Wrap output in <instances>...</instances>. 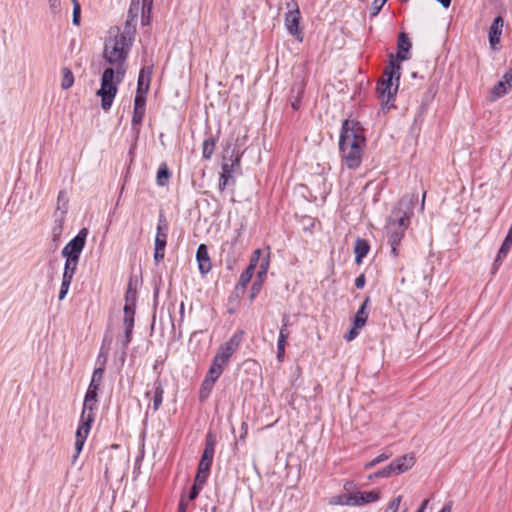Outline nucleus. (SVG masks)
Returning a JSON list of instances; mask_svg holds the SVG:
<instances>
[{
	"instance_id": "54",
	"label": "nucleus",
	"mask_w": 512,
	"mask_h": 512,
	"mask_svg": "<svg viewBox=\"0 0 512 512\" xmlns=\"http://www.w3.org/2000/svg\"><path fill=\"white\" fill-rule=\"evenodd\" d=\"M415 199V195H411V196H404L401 201H400V205L404 204L405 202H407L409 205H413V201Z\"/></svg>"
},
{
	"instance_id": "32",
	"label": "nucleus",
	"mask_w": 512,
	"mask_h": 512,
	"mask_svg": "<svg viewBox=\"0 0 512 512\" xmlns=\"http://www.w3.org/2000/svg\"><path fill=\"white\" fill-rule=\"evenodd\" d=\"M104 375V367H98L93 371L89 386L99 389Z\"/></svg>"
},
{
	"instance_id": "27",
	"label": "nucleus",
	"mask_w": 512,
	"mask_h": 512,
	"mask_svg": "<svg viewBox=\"0 0 512 512\" xmlns=\"http://www.w3.org/2000/svg\"><path fill=\"white\" fill-rule=\"evenodd\" d=\"M410 214H411V212L410 213L404 212L402 215L397 216V214L394 212L393 216L390 218L389 223L398 228L401 227L402 230H406V228L409 224Z\"/></svg>"
},
{
	"instance_id": "31",
	"label": "nucleus",
	"mask_w": 512,
	"mask_h": 512,
	"mask_svg": "<svg viewBox=\"0 0 512 512\" xmlns=\"http://www.w3.org/2000/svg\"><path fill=\"white\" fill-rule=\"evenodd\" d=\"M61 74H62V79H61L62 89L66 90V89H69L70 87H72V85L74 84V76H73L72 71L69 68L64 67L61 70Z\"/></svg>"
},
{
	"instance_id": "38",
	"label": "nucleus",
	"mask_w": 512,
	"mask_h": 512,
	"mask_svg": "<svg viewBox=\"0 0 512 512\" xmlns=\"http://www.w3.org/2000/svg\"><path fill=\"white\" fill-rule=\"evenodd\" d=\"M151 73V67H143L139 73L138 83H150Z\"/></svg>"
},
{
	"instance_id": "25",
	"label": "nucleus",
	"mask_w": 512,
	"mask_h": 512,
	"mask_svg": "<svg viewBox=\"0 0 512 512\" xmlns=\"http://www.w3.org/2000/svg\"><path fill=\"white\" fill-rule=\"evenodd\" d=\"M254 273L253 265H249L245 271L240 275L239 282L236 286L237 293H243L247 284L251 281L252 275Z\"/></svg>"
},
{
	"instance_id": "58",
	"label": "nucleus",
	"mask_w": 512,
	"mask_h": 512,
	"mask_svg": "<svg viewBox=\"0 0 512 512\" xmlns=\"http://www.w3.org/2000/svg\"><path fill=\"white\" fill-rule=\"evenodd\" d=\"M259 290H260V284L254 283L253 286H252L253 293H252L251 297H254V294L256 292H258Z\"/></svg>"
},
{
	"instance_id": "46",
	"label": "nucleus",
	"mask_w": 512,
	"mask_h": 512,
	"mask_svg": "<svg viewBox=\"0 0 512 512\" xmlns=\"http://www.w3.org/2000/svg\"><path fill=\"white\" fill-rule=\"evenodd\" d=\"M502 79L507 84V88L512 89V66L509 70L503 75Z\"/></svg>"
},
{
	"instance_id": "40",
	"label": "nucleus",
	"mask_w": 512,
	"mask_h": 512,
	"mask_svg": "<svg viewBox=\"0 0 512 512\" xmlns=\"http://www.w3.org/2000/svg\"><path fill=\"white\" fill-rule=\"evenodd\" d=\"M386 2L387 0H374L371 5L370 16H377Z\"/></svg>"
},
{
	"instance_id": "41",
	"label": "nucleus",
	"mask_w": 512,
	"mask_h": 512,
	"mask_svg": "<svg viewBox=\"0 0 512 512\" xmlns=\"http://www.w3.org/2000/svg\"><path fill=\"white\" fill-rule=\"evenodd\" d=\"M288 320L284 319L283 325L279 332L278 343L286 344V340L289 337V331L287 330Z\"/></svg>"
},
{
	"instance_id": "42",
	"label": "nucleus",
	"mask_w": 512,
	"mask_h": 512,
	"mask_svg": "<svg viewBox=\"0 0 512 512\" xmlns=\"http://www.w3.org/2000/svg\"><path fill=\"white\" fill-rule=\"evenodd\" d=\"M72 3H73V20H72V22L74 25H79L81 6L77 0H72Z\"/></svg>"
},
{
	"instance_id": "18",
	"label": "nucleus",
	"mask_w": 512,
	"mask_h": 512,
	"mask_svg": "<svg viewBox=\"0 0 512 512\" xmlns=\"http://www.w3.org/2000/svg\"><path fill=\"white\" fill-rule=\"evenodd\" d=\"M411 42L408 38V36L405 34V33H400L399 36H398V44H397V47H398V52H397V60L399 61H405L408 59V53H409V50L411 49Z\"/></svg>"
},
{
	"instance_id": "3",
	"label": "nucleus",
	"mask_w": 512,
	"mask_h": 512,
	"mask_svg": "<svg viewBox=\"0 0 512 512\" xmlns=\"http://www.w3.org/2000/svg\"><path fill=\"white\" fill-rule=\"evenodd\" d=\"M97 388L88 386L84 403H83V409L80 417L79 426L76 431V440H75V454L73 456V462L76 461L79 454L81 453L83 446L85 444V441L90 433L91 424L93 423L95 419V413L94 411L97 408Z\"/></svg>"
},
{
	"instance_id": "7",
	"label": "nucleus",
	"mask_w": 512,
	"mask_h": 512,
	"mask_svg": "<svg viewBox=\"0 0 512 512\" xmlns=\"http://www.w3.org/2000/svg\"><path fill=\"white\" fill-rule=\"evenodd\" d=\"M88 230L82 228L78 234L71 239L62 249L61 254L64 258L74 259L79 261L80 255L84 249Z\"/></svg>"
},
{
	"instance_id": "23",
	"label": "nucleus",
	"mask_w": 512,
	"mask_h": 512,
	"mask_svg": "<svg viewBox=\"0 0 512 512\" xmlns=\"http://www.w3.org/2000/svg\"><path fill=\"white\" fill-rule=\"evenodd\" d=\"M512 246V227H510L499 251H498V254H497V257L495 259V263H494V266L496 267V265L501 262V260L503 258L506 257L508 251L510 250Z\"/></svg>"
},
{
	"instance_id": "49",
	"label": "nucleus",
	"mask_w": 512,
	"mask_h": 512,
	"mask_svg": "<svg viewBox=\"0 0 512 512\" xmlns=\"http://www.w3.org/2000/svg\"><path fill=\"white\" fill-rule=\"evenodd\" d=\"M153 5V0H142V14L145 12L150 13Z\"/></svg>"
},
{
	"instance_id": "62",
	"label": "nucleus",
	"mask_w": 512,
	"mask_h": 512,
	"mask_svg": "<svg viewBox=\"0 0 512 512\" xmlns=\"http://www.w3.org/2000/svg\"><path fill=\"white\" fill-rule=\"evenodd\" d=\"M425 197H426V192H424L423 196H422V202H421V209L422 210L424 209Z\"/></svg>"
},
{
	"instance_id": "36",
	"label": "nucleus",
	"mask_w": 512,
	"mask_h": 512,
	"mask_svg": "<svg viewBox=\"0 0 512 512\" xmlns=\"http://www.w3.org/2000/svg\"><path fill=\"white\" fill-rule=\"evenodd\" d=\"M215 142L213 138H209L203 143V157L209 159L214 151Z\"/></svg>"
},
{
	"instance_id": "9",
	"label": "nucleus",
	"mask_w": 512,
	"mask_h": 512,
	"mask_svg": "<svg viewBox=\"0 0 512 512\" xmlns=\"http://www.w3.org/2000/svg\"><path fill=\"white\" fill-rule=\"evenodd\" d=\"M213 455L214 443L212 441L211 436H209L202 458L198 466V472L196 474L198 482L202 481L204 478H207L210 466L212 464Z\"/></svg>"
},
{
	"instance_id": "61",
	"label": "nucleus",
	"mask_w": 512,
	"mask_h": 512,
	"mask_svg": "<svg viewBox=\"0 0 512 512\" xmlns=\"http://www.w3.org/2000/svg\"><path fill=\"white\" fill-rule=\"evenodd\" d=\"M299 107H300V104H299L298 100L295 101V102H292V108L293 109L297 110V109H299Z\"/></svg>"
},
{
	"instance_id": "53",
	"label": "nucleus",
	"mask_w": 512,
	"mask_h": 512,
	"mask_svg": "<svg viewBox=\"0 0 512 512\" xmlns=\"http://www.w3.org/2000/svg\"><path fill=\"white\" fill-rule=\"evenodd\" d=\"M285 344L277 343V358L281 359L284 356Z\"/></svg>"
},
{
	"instance_id": "60",
	"label": "nucleus",
	"mask_w": 512,
	"mask_h": 512,
	"mask_svg": "<svg viewBox=\"0 0 512 512\" xmlns=\"http://www.w3.org/2000/svg\"><path fill=\"white\" fill-rule=\"evenodd\" d=\"M428 503V500H424L421 504V506L418 508L417 512H424L426 505Z\"/></svg>"
},
{
	"instance_id": "8",
	"label": "nucleus",
	"mask_w": 512,
	"mask_h": 512,
	"mask_svg": "<svg viewBox=\"0 0 512 512\" xmlns=\"http://www.w3.org/2000/svg\"><path fill=\"white\" fill-rule=\"evenodd\" d=\"M287 8L285 26L291 35L296 36L301 41L302 37H298L301 34L299 31L300 12L298 5L294 0H291L287 3Z\"/></svg>"
},
{
	"instance_id": "19",
	"label": "nucleus",
	"mask_w": 512,
	"mask_h": 512,
	"mask_svg": "<svg viewBox=\"0 0 512 512\" xmlns=\"http://www.w3.org/2000/svg\"><path fill=\"white\" fill-rule=\"evenodd\" d=\"M370 250V245L367 240L362 238H357L354 243V253H355V262L356 264H361L363 258L368 254Z\"/></svg>"
},
{
	"instance_id": "33",
	"label": "nucleus",
	"mask_w": 512,
	"mask_h": 512,
	"mask_svg": "<svg viewBox=\"0 0 512 512\" xmlns=\"http://www.w3.org/2000/svg\"><path fill=\"white\" fill-rule=\"evenodd\" d=\"M170 177L169 170L165 164H162L157 172V184L159 186H164L168 182Z\"/></svg>"
},
{
	"instance_id": "14",
	"label": "nucleus",
	"mask_w": 512,
	"mask_h": 512,
	"mask_svg": "<svg viewBox=\"0 0 512 512\" xmlns=\"http://www.w3.org/2000/svg\"><path fill=\"white\" fill-rule=\"evenodd\" d=\"M68 203H69V197L66 191H60L57 197V206H56V221L59 222V225L61 226L65 215L67 213L68 209Z\"/></svg>"
},
{
	"instance_id": "50",
	"label": "nucleus",
	"mask_w": 512,
	"mask_h": 512,
	"mask_svg": "<svg viewBox=\"0 0 512 512\" xmlns=\"http://www.w3.org/2000/svg\"><path fill=\"white\" fill-rule=\"evenodd\" d=\"M261 254V250L260 249H256L253 253V256L251 257V260H250V264L249 265H253V269H255L258 261H259V256Z\"/></svg>"
},
{
	"instance_id": "37",
	"label": "nucleus",
	"mask_w": 512,
	"mask_h": 512,
	"mask_svg": "<svg viewBox=\"0 0 512 512\" xmlns=\"http://www.w3.org/2000/svg\"><path fill=\"white\" fill-rule=\"evenodd\" d=\"M390 454H386V453H382L380 455H378L376 458H374L373 460H371L370 462L366 463L364 465V469H371L372 467L376 466L377 464L379 463H382L384 461H386L387 459L390 458Z\"/></svg>"
},
{
	"instance_id": "51",
	"label": "nucleus",
	"mask_w": 512,
	"mask_h": 512,
	"mask_svg": "<svg viewBox=\"0 0 512 512\" xmlns=\"http://www.w3.org/2000/svg\"><path fill=\"white\" fill-rule=\"evenodd\" d=\"M365 282H366L365 275H364V274H361V275H359V276L355 279V286H356L358 289H362V288L365 286Z\"/></svg>"
},
{
	"instance_id": "10",
	"label": "nucleus",
	"mask_w": 512,
	"mask_h": 512,
	"mask_svg": "<svg viewBox=\"0 0 512 512\" xmlns=\"http://www.w3.org/2000/svg\"><path fill=\"white\" fill-rule=\"evenodd\" d=\"M380 499V491L356 492L345 497L346 506H361L367 503L376 502Z\"/></svg>"
},
{
	"instance_id": "34",
	"label": "nucleus",
	"mask_w": 512,
	"mask_h": 512,
	"mask_svg": "<svg viewBox=\"0 0 512 512\" xmlns=\"http://www.w3.org/2000/svg\"><path fill=\"white\" fill-rule=\"evenodd\" d=\"M150 83H138L137 91L134 100H141L142 102H146V94L149 90Z\"/></svg>"
},
{
	"instance_id": "11",
	"label": "nucleus",
	"mask_w": 512,
	"mask_h": 512,
	"mask_svg": "<svg viewBox=\"0 0 512 512\" xmlns=\"http://www.w3.org/2000/svg\"><path fill=\"white\" fill-rule=\"evenodd\" d=\"M242 156V151L239 148H234L230 155L231 165L230 167L226 163V186L230 185L231 182H234V175H240V158Z\"/></svg>"
},
{
	"instance_id": "5",
	"label": "nucleus",
	"mask_w": 512,
	"mask_h": 512,
	"mask_svg": "<svg viewBox=\"0 0 512 512\" xmlns=\"http://www.w3.org/2000/svg\"><path fill=\"white\" fill-rule=\"evenodd\" d=\"M124 76H120L113 67L104 69L101 77V86L97 95L101 98V107L107 111L111 108L114 98L118 91V85L122 82Z\"/></svg>"
},
{
	"instance_id": "35",
	"label": "nucleus",
	"mask_w": 512,
	"mask_h": 512,
	"mask_svg": "<svg viewBox=\"0 0 512 512\" xmlns=\"http://www.w3.org/2000/svg\"><path fill=\"white\" fill-rule=\"evenodd\" d=\"M395 474L394 468L392 463L384 467L383 469L375 472L374 474L369 476V479L373 478H379V477H390L391 475Z\"/></svg>"
},
{
	"instance_id": "4",
	"label": "nucleus",
	"mask_w": 512,
	"mask_h": 512,
	"mask_svg": "<svg viewBox=\"0 0 512 512\" xmlns=\"http://www.w3.org/2000/svg\"><path fill=\"white\" fill-rule=\"evenodd\" d=\"M400 64L394 59V55L390 54L389 65L384 70L383 78L377 85V93L382 99L383 107L389 109L390 101L395 99L399 87Z\"/></svg>"
},
{
	"instance_id": "26",
	"label": "nucleus",
	"mask_w": 512,
	"mask_h": 512,
	"mask_svg": "<svg viewBox=\"0 0 512 512\" xmlns=\"http://www.w3.org/2000/svg\"><path fill=\"white\" fill-rule=\"evenodd\" d=\"M243 331L235 333L226 343V362L228 361L231 354L237 349L239 343L242 340Z\"/></svg>"
},
{
	"instance_id": "16",
	"label": "nucleus",
	"mask_w": 512,
	"mask_h": 512,
	"mask_svg": "<svg viewBox=\"0 0 512 512\" xmlns=\"http://www.w3.org/2000/svg\"><path fill=\"white\" fill-rule=\"evenodd\" d=\"M503 24V18L498 16L493 20L489 28V42L492 48H495V46L500 42Z\"/></svg>"
},
{
	"instance_id": "39",
	"label": "nucleus",
	"mask_w": 512,
	"mask_h": 512,
	"mask_svg": "<svg viewBox=\"0 0 512 512\" xmlns=\"http://www.w3.org/2000/svg\"><path fill=\"white\" fill-rule=\"evenodd\" d=\"M207 478H204L202 481L198 482L197 480V476L195 477V482H194V485L190 491V494H189V499L190 500H194L198 494H199V491L201 490L203 484L205 483Z\"/></svg>"
},
{
	"instance_id": "13",
	"label": "nucleus",
	"mask_w": 512,
	"mask_h": 512,
	"mask_svg": "<svg viewBox=\"0 0 512 512\" xmlns=\"http://www.w3.org/2000/svg\"><path fill=\"white\" fill-rule=\"evenodd\" d=\"M196 260L198 262L199 271L207 274L211 270V261L208 256L207 247L204 244L199 245L196 252Z\"/></svg>"
},
{
	"instance_id": "63",
	"label": "nucleus",
	"mask_w": 512,
	"mask_h": 512,
	"mask_svg": "<svg viewBox=\"0 0 512 512\" xmlns=\"http://www.w3.org/2000/svg\"><path fill=\"white\" fill-rule=\"evenodd\" d=\"M185 511V508L183 506V504L180 505V508H179V512H184Z\"/></svg>"
},
{
	"instance_id": "56",
	"label": "nucleus",
	"mask_w": 512,
	"mask_h": 512,
	"mask_svg": "<svg viewBox=\"0 0 512 512\" xmlns=\"http://www.w3.org/2000/svg\"><path fill=\"white\" fill-rule=\"evenodd\" d=\"M451 510H452V503L449 502V503L445 504L439 512H451Z\"/></svg>"
},
{
	"instance_id": "48",
	"label": "nucleus",
	"mask_w": 512,
	"mask_h": 512,
	"mask_svg": "<svg viewBox=\"0 0 512 512\" xmlns=\"http://www.w3.org/2000/svg\"><path fill=\"white\" fill-rule=\"evenodd\" d=\"M164 255H165V249H162V248H155V251H154V259L155 261L158 263L160 261H162L164 259Z\"/></svg>"
},
{
	"instance_id": "45",
	"label": "nucleus",
	"mask_w": 512,
	"mask_h": 512,
	"mask_svg": "<svg viewBox=\"0 0 512 512\" xmlns=\"http://www.w3.org/2000/svg\"><path fill=\"white\" fill-rule=\"evenodd\" d=\"M268 266H269V258L266 257V258H264L261 261V264H260V267H259V271H258V276L259 277H262L263 275H266L267 270H268Z\"/></svg>"
},
{
	"instance_id": "24",
	"label": "nucleus",
	"mask_w": 512,
	"mask_h": 512,
	"mask_svg": "<svg viewBox=\"0 0 512 512\" xmlns=\"http://www.w3.org/2000/svg\"><path fill=\"white\" fill-rule=\"evenodd\" d=\"M368 303H369V297H367L363 301L361 307L359 308V310L357 311V313L354 317L353 324H354V326H356V328H362L363 326H365V324L367 322L368 314L365 310L367 308Z\"/></svg>"
},
{
	"instance_id": "17",
	"label": "nucleus",
	"mask_w": 512,
	"mask_h": 512,
	"mask_svg": "<svg viewBox=\"0 0 512 512\" xmlns=\"http://www.w3.org/2000/svg\"><path fill=\"white\" fill-rule=\"evenodd\" d=\"M168 225L163 215L159 216L157 224V233L155 237V248L165 249L167 242Z\"/></svg>"
},
{
	"instance_id": "52",
	"label": "nucleus",
	"mask_w": 512,
	"mask_h": 512,
	"mask_svg": "<svg viewBox=\"0 0 512 512\" xmlns=\"http://www.w3.org/2000/svg\"><path fill=\"white\" fill-rule=\"evenodd\" d=\"M49 6L53 12H57L61 5V0H48Z\"/></svg>"
},
{
	"instance_id": "57",
	"label": "nucleus",
	"mask_w": 512,
	"mask_h": 512,
	"mask_svg": "<svg viewBox=\"0 0 512 512\" xmlns=\"http://www.w3.org/2000/svg\"><path fill=\"white\" fill-rule=\"evenodd\" d=\"M437 2H439L443 8L447 9L449 8L450 4H451V0H436Z\"/></svg>"
},
{
	"instance_id": "29",
	"label": "nucleus",
	"mask_w": 512,
	"mask_h": 512,
	"mask_svg": "<svg viewBox=\"0 0 512 512\" xmlns=\"http://www.w3.org/2000/svg\"><path fill=\"white\" fill-rule=\"evenodd\" d=\"M65 259H66V261H65L64 272H63L62 278L72 280L73 276L76 272L79 261L74 260V259H68V258H65Z\"/></svg>"
},
{
	"instance_id": "20",
	"label": "nucleus",
	"mask_w": 512,
	"mask_h": 512,
	"mask_svg": "<svg viewBox=\"0 0 512 512\" xmlns=\"http://www.w3.org/2000/svg\"><path fill=\"white\" fill-rule=\"evenodd\" d=\"M135 305H136V291L131 287L127 289L125 296V306H124V316H134L135 315Z\"/></svg>"
},
{
	"instance_id": "44",
	"label": "nucleus",
	"mask_w": 512,
	"mask_h": 512,
	"mask_svg": "<svg viewBox=\"0 0 512 512\" xmlns=\"http://www.w3.org/2000/svg\"><path fill=\"white\" fill-rule=\"evenodd\" d=\"M402 496L394 498L388 505L385 512H397L401 503Z\"/></svg>"
},
{
	"instance_id": "6",
	"label": "nucleus",
	"mask_w": 512,
	"mask_h": 512,
	"mask_svg": "<svg viewBox=\"0 0 512 512\" xmlns=\"http://www.w3.org/2000/svg\"><path fill=\"white\" fill-rule=\"evenodd\" d=\"M223 366H224V352L219 351L216 354V356L214 357L213 363L208 371V374L202 383V387H201L200 394H199L201 401L205 400L209 396L214 383L216 382V380L220 377V375L223 372Z\"/></svg>"
},
{
	"instance_id": "2",
	"label": "nucleus",
	"mask_w": 512,
	"mask_h": 512,
	"mask_svg": "<svg viewBox=\"0 0 512 512\" xmlns=\"http://www.w3.org/2000/svg\"><path fill=\"white\" fill-rule=\"evenodd\" d=\"M365 137L359 123L345 120L339 138V150L345 165L357 169L362 162Z\"/></svg>"
},
{
	"instance_id": "12",
	"label": "nucleus",
	"mask_w": 512,
	"mask_h": 512,
	"mask_svg": "<svg viewBox=\"0 0 512 512\" xmlns=\"http://www.w3.org/2000/svg\"><path fill=\"white\" fill-rule=\"evenodd\" d=\"M387 232H388V242L391 246V252L394 257L398 256L397 253V247L401 243V240L404 236L405 230H402V228H398L392 224H388L387 226Z\"/></svg>"
},
{
	"instance_id": "43",
	"label": "nucleus",
	"mask_w": 512,
	"mask_h": 512,
	"mask_svg": "<svg viewBox=\"0 0 512 512\" xmlns=\"http://www.w3.org/2000/svg\"><path fill=\"white\" fill-rule=\"evenodd\" d=\"M71 282H72V280L62 278L61 288H60V292H59V300H63L66 297V295L69 291Z\"/></svg>"
},
{
	"instance_id": "47",
	"label": "nucleus",
	"mask_w": 512,
	"mask_h": 512,
	"mask_svg": "<svg viewBox=\"0 0 512 512\" xmlns=\"http://www.w3.org/2000/svg\"><path fill=\"white\" fill-rule=\"evenodd\" d=\"M358 329L359 328H356V326L353 325L350 331L345 335V339L347 341H352L353 339H355L358 335Z\"/></svg>"
},
{
	"instance_id": "55",
	"label": "nucleus",
	"mask_w": 512,
	"mask_h": 512,
	"mask_svg": "<svg viewBox=\"0 0 512 512\" xmlns=\"http://www.w3.org/2000/svg\"><path fill=\"white\" fill-rule=\"evenodd\" d=\"M224 186V164L222 165V172L219 173V187Z\"/></svg>"
},
{
	"instance_id": "15",
	"label": "nucleus",
	"mask_w": 512,
	"mask_h": 512,
	"mask_svg": "<svg viewBox=\"0 0 512 512\" xmlns=\"http://www.w3.org/2000/svg\"><path fill=\"white\" fill-rule=\"evenodd\" d=\"M395 471V475H399L408 471L415 463V458L413 454L403 455L398 457L394 461L391 462Z\"/></svg>"
},
{
	"instance_id": "21",
	"label": "nucleus",
	"mask_w": 512,
	"mask_h": 512,
	"mask_svg": "<svg viewBox=\"0 0 512 512\" xmlns=\"http://www.w3.org/2000/svg\"><path fill=\"white\" fill-rule=\"evenodd\" d=\"M123 326H124V338L122 340V345L126 348L132 339V331L134 327V316H124L123 318Z\"/></svg>"
},
{
	"instance_id": "30",
	"label": "nucleus",
	"mask_w": 512,
	"mask_h": 512,
	"mask_svg": "<svg viewBox=\"0 0 512 512\" xmlns=\"http://www.w3.org/2000/svg\"><path fill=\"white\" fill-rule=\"evenodd\" d=\"M510 88H507V84L501 79L491 90V100H496L510 91Z\"/></svg>"
},
{
	"instance_id": "22",
	"label": "nucleus",
	"mask_w": 512,
	"mask_h": 512,
	"mask_svg": "<svg viewBox=\"0 0 512 512\" xmlns=\"http://www.w3.org/2000/svg\"><path fill=\"white\" fill-rule=\"evenodd\" d=\"M145 103L141 100H134V111L132 117L133 127H139L145 115Z\"/></svg>"
},
{
	"instance_id": "59",
	"label": "nucleus",
	"mask_w": 512,
	"mask_h": 512,
	"mask_svg": "<svg viewBox=\"0 0 512 512\" xmlns=\"http://www.w3.org/2000/svg\"><path fill=\"white\" fill-rule=\"evenodd\" d=\"M347 495H343V496H339L337 501H336V504H339V505H346L344 502H345V497Z\"/></svg>"
},
{
	"instance_id": "1",
	"label": "nucleus",
	"mask_w": 512,
	"mask_h": 512,
	"mask_svg": "<svg viewBox=\"0 0 512 512\" xmlns=\"http://www.w3.org/2000/svg\"><path fill=\"white\" fill-rule=\"evenodd\" d=\"M136 22L137 14H133L130 8L124 29L111 28L104 44L103 58L109 67L118 71L119 77L126 73V60L134 40Z\"/></svg>"
},
{
	"instance_id": "28",
	"label": "nucleus",
	"mask_w": 512,
	"mask_h": 512,
	"mask_svg": "<svg viewBox=\"0 0 512 512\" xmlns=\"http://www.w3.org/2000/svg\"><path fill=\"white\" fill-rule=\"evenodd\" d=\"M164 390L162 384L159 381L154 383V397H153V410L157 411L163 401Z\"/></svg>"
},
{
	"instance_id": "64",
	"label": "nucleus",
	"mask_w": 512,
	"mask_h": 512,
	"mask_svg": "<svg viewBox=\"0 0 512 512\" xmlns=\"http://www.w3.org/2000/svg\"><path fill=\"white\" fill-rule=\"evenodd\" d=\"M183 309H184V304L182 303L181 304V311H183Z\"/></svg>"
}]
</instances>
